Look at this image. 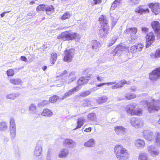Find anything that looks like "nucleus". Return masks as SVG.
Here are the masks:
<instances>
[{
  "mask_svg": "<svg viewBox=\"0 0 160 160\" xmlns=\"http://www.w3.org/2000/svg\"><path fill=\"white\" fill-rule=\"evenodd\" d=\"M134 145L137 148H143L145 146V142L143 140L138 139L135 141Z\"/></svg>",
  "mask_w": 160,
  "mask_h": 160,
  "instance_id": "412c9836",
  "label": "nucleus"
},
{
  "mask_svg": "<svg viewBox=\"0 0 160 160\" xmlns=\"http://www.w3.org/2000/svg\"><path fill=\"white\" fill-rule=\"evenodd\" d=\"M147 43L146 48H148L155 40V37L153 32H151L148 33L146 36Z\"/></svg>",
  "mask_w": 160,
  "mask_h": 160,
  "instance_id": "9d476101",
  "label": "nucleus"
},
{
  "mask_svg": "<svg viewBox=\"0 0 160 160\" xmlns=\"http://www.w3.org/2000/svg\"><path fill=\"white\" fill-rule=\"evenodd\" d=\"M155 142L157 148L160 147V133L159 132L156 133Z\"/></svg>",
  "mask_w": 160,
  "mask_h": 160,
  "instance_id": "c756f323",
  "label": "nucleus"
},
{
  "mask_svg": "<svg viewBox=\"0 0 160 160\" xmlns=\"http://www.w3.org/2000/svg\"><path fill=\"white\" fill-rule=\"evenodd\" d=\"M41 114L45 116L51 117L52 116V113L49 109H45L43 110Z\"/></svg>",
  "mask_w": 160,
  "mask_h": 160,
  "instance_id": "2f4dec72",
  "label": "nucleus"
},
{
  "mask_svg": "<svg viewBox=\"0 0 160 160\" xmlns=\"http://www.w3.org/2000/svg\"><path fill=\"white\" fill-rule=\"evenodd\" d=\"M97 79L98 81L100 82L103 81L104 79L103 78L99 76H97Z\"/></svg>",
  "mask_w": 160,
  "mask_h": 160,
  "instance_id": "4d7b16f0",
  "label": "nucleus"
},
{
  "mask_svg": "<svg viewBox=\"0 0 160 160\" xmlns=\"http://www.w3.org/2000/svg\"><path fill=\"white\" fill-rule=\"evenodd\" d=\"M142 31L144 32H146L148 31V29L146 27H142Z\"/></svg>",
  "mask_w": 160,
  "mask_h": 160,
  "instance_id": "bf43d9fd",
  "label": "nucleus"
},
{
  "mask_svg": "<svg viewBox=\"0 0 160 160\" xmlns=\"http://www.w3.org/2000/svg\"><path fill=\"white\" fill-rule=\"evenodd\" d=\"M130 83V82H127L124 80H121L115 85L112 86L111 88L112 89L121 88L123 87L125 84H129Z\"/></svg>",
  "mask_w": 160,
  "mask_h": 160,
  "instance_id": "aec40b11",
  "label": "nucleus"
},
{
  "mask_svg": "<svg viewBox=\"0 0 160 160\" xmlns=\"http://www.w3.org/2000/svg\"><path fill=\"white\" fill-rule=\"evenodd\" d=\"M150 79L153 81H156L160 78V68H156L151 72L149 76Z\"/></svg>",
  "mask_w": 160,
  "mask_h": 160,
  "instance_id": "6e6552de",
  "label": "nucleus"
},
{
  "mask_svg": "<svg viewBox=\"0 0 160 160\" xmlns=\"http://www.w3.org/2000/svg\"><path fill=\"white\" fill-rule=\"evenodd\" d=\"M124 49V48L121 46H117L113 51V53L112 54L114 56L117 53H120L121 52L123 51Z\"/></svg>",
  "mask_w": 160,
  "mask_h": 160,
  "instance_id": "7c9ffc66",
  "label": "nucleus"
},
{
  "mask_svg": "<svg viewBox=\"0 0 160 160\" xmlns=\"http://www.w3.org/2000/svg\"><path fill=\"white\" fill-rule=\"evenodd\" d=\"M69 151L65 148H63L59 152L58 156L61 158H64L68 156Z\"/></svg>",
  "mask_w": 160,
  "mask_h": 160,
  "instance_id": "4be33fe9",
  "label": "nucleus"
},
{
  "mask_svg": "<svg viewBox=\"0 0 160 160\" xmlns=\"http://www.w3.org/2000/svg\"><path fill=\"white\" fill-rule=\"evenodd\" d=\"M131 124L135 128H138L142 127L143 125V121L138 118H132L130 121Z\"/></svg>",
  "mask_w": 160,
  "mask_h": 160,
  "instance_id": "423d86ee",
  "label": "nucleus"
},
{
  "mask_svg": "<svg viewBox=\"0 0 160 160\" xmlns=\"http://www.w3.org/2000/svg\"><path fill=\"white\" fill-rule=\"evenodd\" d=\"M95 144L94 139L93 138H91L87 142L84 143V146L87 147H93Z\"/></svg>",
  "mask_w": 160,
  "mask_h": 160,
  "instance_id": "393cba45",
  "label": "nucleus"
},
{
  "mask_svg": "<svg viewBox=\"0 0 160 160\" xmlns=\"http://www.w3.org/2000/svg\"><path fill=\"white\" fill-rule=\"evenodd\" d=\"M138 35H137L136 34H133L131 35V38L132 40H136L137 39Z\"/></svg>",
  "mask_w": 160,
  "mask_h": 160,
  "instance_id": "6e6d98bb",
  "label": "nucleus"
},
{
  "mask_svg": "<svg viewBox=\"0 0 160 160\" xmlns=\"http://www.w3.org/2000/svg\"><path fill=\"white\" fill-rule=\"evenodd\" d=\"M148 6L151 8L152 12L155 14H158L160 12V4L158 3H151L148 4Z\"/></svg>",
  "mask_w": 160,
  "mask_h": 160,
  "instance_id": "f8f14e48",
  "label": "nucleus"
},
{
  "mask_svg": "<svg viewBox=\"0 0 160 160\" xmlns=\"http://www.w3.org/2000/svg\"><path fill=\"white\" fill-rule=\"evenodd\" d=\"M117 22V21L116 19H113V20L112 21V27H114L115 26Z\"/></svg>",
  "mask_w": 160,
  "mask_h": 160,
  "instance_id": "0e129e2a",
  "label": "nucleus"
},
{
  "mask_svg": "<svg viewBox=\"0 0 160 160\" xmlns=\"http://www.w3.org/2000/svg\"><path fill=\"white\" fill-rule=\"evenodd\" d=\"M137 29L136 28H127L124 32L128 34H136L137 32Z\"/></svg>",
  "mask_w": 160,
  "mask_h": 160,
  "instance_id": "cd10ccee",
  "label": "nucleus"
},
{
  "mask_svg": "<svg viewBox=\"0 0 160 160\" xmlns=\"http://www.w3.org/2000/svg\"><path fill=\"white\" fill-rule=\"evenodd\" d=\"M76 142L70 139H66L63 142V145L64 146L69 147H74L76 145Z\"/></svg>",
  "mask_w": 160,
  "mask_h": 160,
  "instance_id": "5701e85b",
  "label": "nucleus"
},
{
  "mask_svg": "<svg viewBox=\"0 0 160 160\" xmlns=\"http://www.w3.org/2000/svg\"><path fill=\"white\" fill-rule=\"evenodd\" d=\"M136 48H137V52H140L142 51L143 48V45L141 44H138L137 45H136Z\"/></svg>",
  "mask_w": 160,
  "mask_h": 160,
  "instance_id": "09e8293b",
  "label": "nucleus"
},
{
  "mask_svg": "<svg viewBox=\"0 0 160 160\" xmlns=\"http://www.w3.org/2000/svg\"><path fill=\"white\" fill-rule=\"evenodd\" d=\"M150 113L157 111L160 109V102L158 100H154L151 98L144 102Z\"/></svg>",
  "mask_w": 160,
  "mask_h": 160,
  "instance_id": "20e7f679",
  "label": "nucleus"
},
{
  "mask_svg": "<svg viewBox=\"0 0 160 160\" xmlns=\"http://www.w3.org/2000/svg\"><path fill=\"white\" fill-rule=\"evenodd\" d=\"M91 131V128H86L85 130H84V131L85 132H90Z\"/></svg>",
  "mask_w": 160,
  "mask_h": 160,
  "instance_id": "774afa93",
  "label": "nucleus"
},
{
  "mask_svg": "<svg viewBox=\"0 0 160 160\" xmlns=\"http://www.w3.org/2000/svg\"><path fill=\"white\" fill-rule=\"evenodd\" d=\"M114 152L119 160H126L129 158V154L127 150L120 145H116L115 146Z\"/></svg>",
  "mask_w": 160,
  "mask_h": 160,
  "instance_id": "f03ea898",
  "label": "nucleus"
},
{
  "mask_svg": "<svg viewBox=\"0 0 160 160\" xmlns=\"http://www.w3.org/2000/svg\"><path fill=\"white\" fill-rule=\"evenodd\" d=\"M41 10L45 11L47 14L50 15L54 12V8L52 5L41 4Z\"/></svg>",
  "mask_w": 160,
  "mask_h": 160,
  "instance_id": "4468645a",
  "label": "nucleus"
},
{
  "mask_svg": "<svg viewBox=\"0 0 160 160\" xmlns=\"http://www.w3.org/2000/svg\"><path fill=\"white\" fill-rule=\"evenodd\" d=\"M151 26L157 34L158 38H160V25L159 22L157 21H154L151 22Z\"/></svg>",
  "mask_w": 160,
  "mask_h": 160,
  "instance_id": "ddd939ff",
  "label": "nucleus"
},
{
  "mask_svg": "<svg viewBox=\"0 0 160 160\" xmlns=\"http://www.w3.org/2000/svg\"><path fill=\"white\" fill-rule=\"evenodd\" d=\"M7 73L8 76H12L14 74V71L12 69H10L7 71Z\"/></svg>",
  "mask_w": 160,
  "mask_h": 160,
  "instance_id": "de8ad7c7",
  "label": "nucleus"
},
{
  "mask_svg": "<svg viewBox=\"0 0 160 160\" xmlns=\"http://www.w3.org/2000/svg\"><path fill=\"white\" fill-rule=\"evenodd\" d=\"M132 3L134 4H138L139 3V0H130Z\"/></svg>",
  "mask_w": 160,
  "mask_h": 160,
  "instance_id": "680f3d73",
  "label": "nucleus"
},
{
  "mask_svg": "<svg viewBox=\"0 0 160 160\" xmlns=\"http://www.w3.org/2000/svg\"><path fill=\"white\" fill-rule=\"evenodd\" d=\"M9 128L10 131H16L15 121L12 118H10Z\"/></svg>",
  "mask_w": 160,
  "mask_h": 160,
  "instance_id": "a878e982",
  "label": "nucleus"
},
{
  "mask_svg": "<svg viewBox=\"0 0 160 160\" xmlns=\"http://www.w3.org/2000/svg\"><path fill=\"white\" fill-rule=\"evenodd\" d=\"M49 103V101L48 100H44L41 102V106H44L48 105Z\"/></svg>",
  "mask_w": 160,
  "mask_h": 160,
  "instance_id": "603ef678",
  "label": "nucleus"
},
{
  "mask_svg": "<svg viewBox=\"0 0 160 160\" xmlns=\"http://www.w3.org/2000/svg\"><path fill=\"white\" fill-rule=\"evenodd\" d=\"M50 47V45L48 43H46L45 44H44L43 46L42 47L44 48H48Z\"/></svg>",
  "mask_w": 160,
  "mask_h": 160,
  "instance_id": "69168bd1",
  "label": "nucleus"
},
{
  "mask_svg": "<svg viewBox=\"0 0 160 160\" xmlns=\"http://www.w3.org/2000/svg\"><path fill=\"white\" fill-rule=\"evenodd\" d=\"M139 160H150L148 155L145 153H141L139 154Z\"/></svg>",
  "mask_w": 160,
  "mask_h": 160,
  "instance_id": "72a5a7b5",
  "label": "nucleus"
},
{
  "mask_svg": "<svg viewBox=\"0 0 160 160\" xmlns=\"http://www.w3.org/2000/svg\"><path fill=\"white\" fill-rule=\"evenodd\" d=\"M29 110L31 111H32V112L34 113H35L38 115H39V113H37V108L36 106L34 104H31L29 107Z\"/></svg>",
  "mask_w": 160,
  "mask_h": 160,
  "instance_id": "58836bf2",
  "label": "nucleus"
},
{
  "mask_svg": "<svg viewBox=\"0 0 160 160\" xmlns=\"http://www.w3.org/2000/svg\"><path fill=\"white\" fill-rule=\"evenodd\" d=\"M35 16L34 13L30 12L27 15V18L30 19L32 18L33 17Z\"/></svg>",
  "mask_w": 160,
  "mask_h": 160,
  "instance_id": "5fc2aeb1",
  "label": "nucleus"
},
{
  "mask_svg": "<svg viewBox=\"0 0 160 160\" xmlns=\"http://www.w3.org/2000/svg\"><path fill=\"white\" fill-rule=\"evenodd\" d=\"M144 138L148 141H152L153 138L152 132L150 130H145L142 132Z\"/></svg>",
  "mask_w": 160,
  "mask_h": 160,
  "instance_id": "2eb2a0df",
  "label": "nucleus"
},
{
  "mask_svg": "<svg viewBox=\"0 0 160 160\" xmlns=\"http://www.w3.org/2000/svg\"><path fill=\"white\" fill-rule=\"evenodd\" d=\"M147 148L150 155L153 157H156L159 154L160 151L159 149H157L155 146H149Z\"/></svg>",
  "mask_w": 160,
  "mask_h": 160,
  "instance_id": "1a4fd4ad",
  "label": "nucleus"
},
{
  "mask_svg": "<svg viewBox=\"0 0 160 160\" xmlns=\"http://www.w3.org/2000/svg\"><path fill=\"white\" fill-rule=\"evenodd\" d=\"M75 72L73 71L70 72L66 80H64V83L69 84L73 82L76 79V76L75 74Z\"/></svg>",
  "mask_w": 160,
  "mask_h": 160,
  "instance_id": "f3484780",
  "label": "nucleus"
},
{
  "mask_svg": "<svg viewBox=\"0 0 160 160\" xmlns=\"http://www.w3.org/2000/svg\"><path fill=\"white\" fill-rule=\"evenodd\" d=\"M59 97L56 95L53 96L50 98L49 101L52 103H55L57 102L58 99H59Z\"/></svg>",
  "mask_w": 160,
  "mask_h": 160,
  "instance_id": "79ce46f5",
  "label": "nucleus"
},
{
  "mask_svg": "<svg viewBox=\"0 0 160 160\" xmlns=\"http://www.w3.org/2000/svg\"><path fill=\"white\" fill-rule=\"evenodd\" d=\"M19 94L18 93L12 92L10 94H8L6 96V98L7 99H9L12 100H14L17 97L19 96Z\"/></svg>",
  "mask_w": 160,
  "mask_h": 160,
  "instance_id": "bb28decb",
  "label": "nucleus"
},
{
  "mask_svg": "<svg viewBox=\"0 0 160 160\" xmlns=\"http://www.w3.org/2000/svg\"><path fill=\"white\" fill-rule=\"evenodd\" d=\"M40 142L38 141L36 144L34 152V155L36 156L40 155Z\"/></svg>",
  "mask_w": 160,
  "mask_h": 160,
  "instance_id": "c85d7f7f",
  "label": "nucleus"
},
{
  "mask_svg": "<svg viewBox=\"0 0 160 160\" xmlns=\"http://www.w3.org/2000/svg\"><path fill=\"white\" fill-rule=\"evenodd\" d=\"M10 82L15 85H22V80L19 78H11L10 80Z\"/></svg>",
  "mask_w": 160,
  "mask_h": 160,
  "instance_id": "b1692460",
  "label": "nucleus"
},
{
  "mask_svg": "<svg viewBox=\"0 0 160 160\" xmlns=\"http://www.w3.org/2000/svg\"><path fill=\"white\" fill-rule=\"evenodd\" d=\"M151 57L152 58H157L160 57V48L157 49L154 54H152Z\"/></svg>",
  "mask_w": 160,
  "mask_h": 160,
  "instance_id": "a19ab883",
  "label": "nucleus"
},
{
  "mask_svg": "<svg viewBox=\"0 0 160 160\" xmlns=\"http://www.w3.org/2000/svg\"><path fill=\"white\" fill-rule=\"evenodd\" d=\"M71 14L70 12H67L62 16L61 18L62 20H64L67 19L69 18Z\"/></svg>",
  "mask_w": 160,
  "mask_h": 160,
  "instance_id": "ea45409f",
  "label": "nucleus"
},
{
  "mask_svg": "<svg viewBox=\"0 0 160 160\" xmlns=\"http://www.w3.org/2000/svg\"><path fill=\"white\" fill-rule=\"evenodd\" d=\"M117 39V38L115 37H114L112 38L111 41H110L108 45L110 47L113 45Z\"/></svg>",
  "mask_w": 160,
  "mask_h": 160,
  "instance_id": "8fccbe9b",
  "label": "nucleus"
},
{
  "mask_svg": "<svg viewBox=\"0 0 160 160\" xmlns=\"http://www.w3.org/2000/svg\"><path fill=\"white\" fill-rule=\"evenodd\" d=\"M92 51L94 52H97L101 45L100 42L96 40H92L90 44Z\"/></svg>",
  "mask_w": 160,
  "mask_h": 160,
  "instance_id": "dca6fc26",
  "label": "nucleus"
},
{
  "mask_svg": "<svg viewBox=\"0 0 160 160\" xmlns=\"http://www.w3.org/2000/svg\"><path fill=\"white\" fill-rule=\"evenodd\" d=\"M67 71L65 70L64 71H63L59 75H58L59 76H63L65 75V74H67Z\"/></svg>",
  "mask_w": 160,
  "mask_h": 160,
  "instance_id": "13d9d810",
  "label": "nucleus"
},
{
  "mask_svg": "<svg viewBox=\"0 0 160 160\" xmlns=\"http://www.w3.org/2000/svg\"><path fill=\"white\" fill-rule=\"evenodd\" d=\"M10 136L12 140L14 139L15 137L16 134V131H10Z\"/></svg>",
  "mask_w": 160,
  "mask_h": 160,
  "instance_id": "49530a36",
  "label": "nucleus"
},
{
  "mask_svg": "<svg viewBox=\"0 0 160 160\" xmlns=\"http://www.w3.org/2000/svg\"><path fill=\"white\" fill-rule=\"evenodd\" d=\"M79 35L73 32H62L58 37V39H61L62 40H70L76 38Z\"/></svg>",
  "mask_w": 160,
  "mask_h": 160,
  "instance_id": "39448f33",
  "label": "nucleus"
},
{
  "mask_svg": "<svg viewBox=\"0 0 160 160\" xmlns=\"http://www.w3.org/2000/svg\"><path fill=\"white\" fill-rule=\"evenodd\" d=\"M8 128L7 124L4 122H0V131H4Z\"/></svg>",
  "mask_w": 160,
  "mask_h": 160,
  "instance_id": "4c0bfd02",
  "label": "nucleus"
},
{
  "mask_svg": "<svg viewBox=\"0 0 160 160\" xmlns=\"http://www.w3.org/2000/svg\"><path fill=\"white\" fill-rule=\"evenodd\" d=\"M57 56L56 53H52L51 54V58L50 59V62L52 64H54L57 59Z\"/></svg>",
  "mask_w": 160,
  "mask_h": 160,
  "instance_id": "e433bc0d",
  "label": "nucleus"
},
{
  "mask_svg": "<svg viewBox=\"0 0 160 160\" xmlns=\"http://www.w3.org/2000/svg\"><path fill=\"white\" fill-rule=\"evenodd\" d=\"M137 104L135 103H131L128 104L125 108V110L127 112L133 115L134 112L135 110L134 108L136 107Z\"/></svg>",
  "mask_w": 160,
  "mask_h": 160,
  "instance_id": "6ab92c4d",
  "label": "nucleus"
},
{
  "mask_svg": "<svg viewBox=\"0 0 160 160\" xmlns=\"http://www.w3.org/2000/svg\"><path fill=\"white\" fill-rule=\"evenodd\" d=\"M130 51L132 53H134L137 51V48L135 46H133L131 48Z\"/></svg>",
  "mask_w": 160,
  "mask_h": 160,
  "instance_id": "864d4df0",
  "label": "nucleus"
},
{
  "mask_svg": "<svg viewBox=\"0 0 160 160\" xmlns=\"http://www.w3.org/2000/svg\"><path fill=\"white\" fill-rule=\"evenodd\" d=\"M90 75H91V74H89V76H88V77H82L80 78L77 81L78 85L65 93L64 96L60 99L63 100L71 96L75 92L79 90L82 85L88 82L89 80V78Z\"/></svg>",
  "mask_w": 160,
  "mask_h": 160,
  "instance_id": "f257e3e1",
  "label": "nucleus"
},
{
  "mask_svg": "<svg viewBox=\"0 0 160 160\" xmlns=\"http://www.w3.org/2000/svg\"><path fill=\"white\" fill-rule=\"evenodd\" d=\"M75 50L74 49L67 50L65 51V55L63 60L65 62H71L74 57Z\"/></svg>",
  "mask_w": 160,
  "mask_h": 160,
  "instance_id": "0eeeda50",
  "label": "nucleus"
},
{
  "mask_svg": "<svg viewBox=\"0 0 160 160\" xmlns=\"http://www.w3.org/2000/svg\"><path fill=\"white\" fill-rule=\"evenodd\" d=\"M142 114V110L141 109H135L134 112V114L137 115H140Z\"/></svg>",
  "mask_w": 160,
  "mask_h": 160,
  "instance_id": "3c124183",
  "label": "nucleus"
},
{
  "mask_svg": "<svg viewBox=\"0 0 160 160\" xmlns=\"http://www.w3.org/2000/svg\"><path fill=\"white\" fill-rule=\"evenodd\" d=\"M114 130L116 134L119 135H122L126 133V129L122 126H117L114 127Z\"/></svg>",
  "mask_w": 160,
  "mask_h": 160,
  "instance_id": "a211bd4d",
  "label": "nucleus"
},
{
  "mask_svg": "<svg viewBox=\"0 0 160 160\" xmlns=\"http://www.w3.org/2000/svg\"><path fill=\"white\" fill-rule=\"evenodd\" d=\"M135 12L138 13L140 15L143 13H149V10L147 7L145 5H140L135 9Z\"/></svg>",
  "mask_w": 160,
  "mask_h": 160,
  "instance_id": "9b49d317",
  "label": "nucleus"
},
{
  "mask_svg": "<svg viewBox=\"0 0 160 160\" xmlns=\"http://www.w3.org/2000/svg\"><path fill=\"white\" fill-rule=\"evenodd\" d=\"M84 119L82 118H80L78 119L77 121L78 125L76 128L73 129L74 130L80 128L83 125L84 122Z\"/></svg>",
  "mask_w": 160,
  "mask_h": 160,
  "instance_id": "473e14b6",
  "label": "nucleus"
},
{
  "mask_svg": "<svg viewBox=\"0 0 160 160\" xmlns=\"http://www.w3.org/2000/svg\"><path fill=\"white\" fill-rule=\"evenodd\" d=\"M94 4L100 3L101 2V0H93Z\"/></svg>",
  "mask_w": 160,
  "mask_h": 160,
  "instance_id": "052dcab7",
  "label": "nucleus"
},
{
  "mask_svg": "<svg viewBox=\"0 0 160 160\" xmlns=\"http://www.w3.org/2000/svg\"><path fill=\"white\" fill-rule=\"evenodd\" d=\"M122 0H115L112 4V5L110 8V9L113 10L115 7H117L116 4L119 3Z\"/></svg>",
  "mask_w": 160,
  "mask_h": 160,
  "instance_id": "37998d69",
  "label": "nucleus"
},
{
  "mask_svg": "<svg viewBox=\"0 0 160 160\" xmlns=\"http://www.w3.org/2000/svg\"><path fill=\"white\" fill-rule=\"evenodd\" d=\"M136 97V95L134 94H130L129 93H128L125 96V98L128 99H132L135 98Z\"/></svg>",
  "mask_w": 160,
  "mask_h": 160,
  "instance_id": "c03bdc74",
  "label": "nucleus"
},
{
  "mask_svg": "<svg viewBox=\"0 0 160 160\" xmlns=\"http://www.w3.org/2000/svg\"><path fill=\"white\" fill-rule=\"evenodd\" d=\"M137 88L135 86H132L130 90L132 92H134L136 90Z\"/></svg>",
  "mask_w": 160,
  "mask_h": 160,
  "instance_id": "e2e57ef3",
  "label": "nucleus"
},
{
  "mask_svg": "<svg viewBox=\"0 0 160 160\" xmlns=\"http://www.w3.org/2000/svg\"><path fill=\"white\" fill-rule=\"evenodd\" d=\"M21 60L23 61L26 62L27 59L26 57L24 56H22L21 57Z\"/></svg>",
  "mask_w": 160,
  "mask_h": 160,
  "instance_id": "338daca9",
  "label": "nucleus"
},
{
  "mask_svg": "<svg viewBox=\"0 0 160 160\" xmlns=\"http://www.w3.org/2000/svg\"><path fill=\"white\" fill-rule=\"evenodd\" d=\"M91 93V92L90 91H86L81 92L80 93L79 95L80 96L84 97L89 95Z\"/></svg>",
  "mask_w": 160,
  "mask_h": 160,
  "instance_id": "a18cd8bd",
  "label": "nucleus"
},
{
  "mask_svg": "<svg viewBox=\"0 0 160 160\" xmlns=\"http://www.w3.org/2000/svg\"><path fill=\"white\" fill-rule=\"evenodd\" d=\"M99 21L102 26V28L99 31V33L102 38L107 36L109 31V26L108 25V20L105 16L102 15L99 18Z\"/></svg>",
  "mask_w": 160,
  "mask_h": 160,
  "instance_id": "7ed1b4c3",
  "label": "nucleus"
},
{
  "mask_svg": "<svg viewBox=\"0 0 160 160\" xmlns=\"http://www.w3.org/2000/svg\"><path fill=\"white\" fill-rule=\"evenodd\" d=\"M107 100V98L106 96H103L99 98L97 100V103L99 104H102V103L106 102Z\"/></svg>",
  "mask_w": 160,
  "mask_h": 160,
  "instance_id": "c9c22d12",
  "label": "nucleus"
},
{
  "mask_svg": "<svg viewBox=\"0 0 160 160\" xmlns=\"http://www.w3.org/2000/svg\"><path fill=\"white\" fill-rule=\"evenodd\" d=\"M88 120L95 121L96 120V115L95 113H92L89 114L88 116Z\"/></svg>",
  "mask_w": 160,
  "mask_h": 160,
  "instance_id": "f704fd0d",
  "label": "nucleus"
}]
</instances>
